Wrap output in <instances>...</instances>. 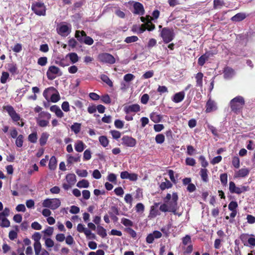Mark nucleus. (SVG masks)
<instances>
[{"label": "nucleus", "mask_w": 255, "mask_h": 255, "mask_svg": "<svg viewBox=\"0 0 255 255\" xmlns=\"http://www.w3.org/2000/svg\"><path fill=\"white\" fill-rule=\"evenodd\" d=\"M89 186V182L88 180L85 179H83L81 181H79L77 184V186L79 188H88Z\"/></svg>", "instance_id": "obj_35"}, {"label": "nucleus", "mask_w": 255, "mask_h": 255, "mask_svg": "<svg viewBox=\"0 0 255 255\" xmlns=\"http://www.w3.org/2000/svg\"><path fill=\"white\" fill-rule=\"evenodd\" d=\"M36 123L38 126L40 127H46L49 125V120L46 119H40V118H36Z\"/></svg>", "instance_id": "obj_27"}, {"label": "nucleus", "mask_w": 255, "mask_h": 255, "mask_svg": "<svg viewBox=\"0 0 255 255\" xmlns=\"http://www.w3.org/2000/svg\"><path fill=\"white\" fill-rule=\"evenodd\" d=\"M68 56L72 63H76L79 60L78 55L76 53H69Z\"/></svg>", "instance_id": "obj_41"}, {"label": "nucleus", "mask_w": 255, "mask_h": 255, "mask_svg": "<svg viewBox=\"0 0 255 255\" xmlns=\"http://www.w3.org/2000/svg\"><path fill=\"white\" fill-rule=\"evenodd\" d=\"M61 205V201L59 199H46L42 203L44 207L49 208L52 210L57 209Z\"/></svg>", "instance_id": "obj_5"}, {"label": "nucleus", "mask_w": 255, "mask_h": 255, "mask_svg": "<svg viewBox=\"0 0 255 255\" xmlns=\"http://www.w3.org/2000/svg\"><path fill=\"white\" fill-rule=\"evenodd\" d=\"M60 99V97L58 92L57 94H53L50 97V100L53 103L57 102Z\"/></svg>", "instance_id": "obj_61"}, {"label": "nucleus", "mask_w": 255, "mask_h": 255, "mask_svg": "<svg viewBox=\"0 0 255 255\" xmlns=\"http://www.w3.org/2000/svg\"><path fill=\"white\" fill-rule=\"evenodd\" d=\"M99 140L101 144L104 147H106L109 144V140L106 136H100L99 138Z\"/></svg>", "instance_id": "obj_37"}, {"label": "nucleus", "mask_w": 255, "mask_h": 255, "mask_svg": "<svg viewBox=\"0 0 255 255\" xmlns=\"http://www.w3.org/2000/svg\"><path fill=\"white\" fill-rule=\"evenodd\" d=\"M98 58L100 62L103 63L113 64L116 62L115 58L112 55L108 53L99 54Z\"/></svg>", "instance_id": "obj_8"}, {"label": "nucleus", "mask_w": 255, "mask_h": 255, "mask_svg": "<svg viewBox=\"0 0 255 255\" xmlns=\"http://www.w3.org/2000/svg\"><path fill=\"white\" fill-rule=\"evenodd\" d=\"M160 36L165 43H168L174 39V33L172 29L164 27L161 31Z\"/></svg>", "instance_id": "obj_4"}, {"label": "nucleus", "mask_w": 255, "mask_h": 255, "mask_svg": "<svg viewBox=\"0 0 255 255\" xmlns=\"http://www.w3.org/2000/svg\"><path fill=\"white\" fill-rule=\"evenodd\" d=\"M37 63L38 65L44 66L47 63V58L46 57H41L38 59Z\"/></svg>", "instance_id": "obj_48"}, {"label": "nucleus", "mask_w": 255, "mask_h": 255, "mask_svg": "<svg viewBox=\"0 0 255 255\" xmlns=\"http://www.w3.org/2000/svg\"><path fill=\"white\" fill-rule=\"evenodd\" d=\"M196 150L194 147L191 145H189L187 146V154L189 155H193V154L196 153Z\"/></svg>", "instance_id": "obj_49"}, {"label": "nucleus", "mask_w": 255, "mask_h": 255, "mask_svg": "<svg viewBox=\"0 0 255 255\" xmlns=\"http://www.w3.org/2000/svg\"><path fill=\"white\" fill-rule=\"evenodd\" d=\"M199 160L201 162V166L205 168L208 165V162L204 156L201 155L199 157Z\"/></svg>", "instance_id": "obj_62"}, {"label": "nucleus", "mask_w": 255, "mask_h": 255, "mask_svg": "<svg viewBox=\"0 0 255 255\" xmlns=\"http://www.w3.org/2000/svg\"><path fill=\"white\" fill-rule=\"evenodd\" d=\"M229 191L231 193L237 194H241L242 193L249 191L250 188L249 186H241V187H237L235 183L233 181L229 182Z\"/></svg>", "instance_id": "obj_6"}, {"label": "nucleus", "mask_w": 255, "mask_h": 255, "mask_svg": "<svg viewBox=\"0 0 255 255\" xmlns=\"http://www.w3.org/2000/svg\"><path fill=\"white\" fill-rule=\"evenodd\" d=\"M203 76L204 75L202 72H198L195 76L196 86L199 87L201 88L203 87Z\"/></svg>", "instance_id": "obj_20"}, {"label": "nucleus", "mask_w": 255, "mask_h": 255, "mask_svg": "<svg viewBox=\"0 0 255 255\" xmlns=\"http://www.w3.org/2000/svg\"><path fill=\"white\" fill-rule=\"evenodd\" d=\"M67 182L71 185H74L76 182V176L74 174H68L66 176Z\"/></svg>", "instance_id": "obj_28"}, {"label": "nucleus", "mask_w": 255, "mask_h": 255, "mask_svg": "<svg viewBox=\"0 0 255 255\" xmlns=\"http://www.w3.org/2000/svg\"><path fill=\"white\" fill-rule=\"evenodd\" d=\"M31 9L38 16H45L46 14V5L41 1L32 2Z\"/></svg>", "instance_id": "obj_2"}, {"label": "nucleus", "mask_w": 255, "mask_h": 255, "mask_svg": "<svg viewBox=\"0 0 255 255\" xmlns=\"http://www.w3.org/2000/svg\"><path fill=\"white\" fill-rule=\"evenodd\" d=\"M91 158V150L89 149L85 150L83 153V160H88L90 159Z\"/></svg>", "instance_id": "obj_51"}, {"label": "nucleus", "mask_w": 255, "mask_h": 255, "mask_svg": "<svg viewBox=\"0 0 255 255\" xmlns=\"http://www.w3.org/2000/svg\"><path fill=\"white\" fill-rule=\"evenodd\" d=\"M76 173L79 176L85 177L88 175V172L86 170H79L76 171Z\"/></svg>", "instance_id": "obj_64"}, {"label": "nucleus", "mask_w": 255, "mask_h": 255, "mask_svg": "<svg viewBox=\"0 0 255 255\" xmlns=\"http://www.w3.org/2000/svg\"><path fill=\"white\" fill-rule=\"evenodd\" d=\"M80 161V156H78L77 157L73 156L71 155H68L67 156V163L68 164H72L73 162H79Z\"/></svg>", "instance_id": "obj_31"}, {"label": "nucleus", "mask_w": 255, "mask_h": 255, "mask_svg": "<svg viewBox=\"0 0 255 255\" xmlns=\"http://www.w3.org/2000/svg\"><path fill=\"white\" fill-rule=\"evenodd\" d=\"M0 223V226L2 228H7L10 226V222L7 218H3L1 220Z\"/></svg>", "instance_id": "obj_53"}, {"label": "nucleus", "mask_w": 255, "mask_h": 255, "mask_svg": "<svg viewBox=\"0 0 255 255\" xmlns=\"http://www.w3.org/2000/svg\"><path fill=\"white\" fill-rule=\"evenodd\" d=\"M217 106L215 102L209 99L206 103L205 112L207 113H211L217 110Z\"/></svg>", "instance_id": "obj_14"}, {"label": "nucleus", "mask_w": 255, "mask_h": 255, "mask_svg": "<svg viewBox=\"0 0 255 255\" xmlns=\"http://www.w3.org/2000/svg\"><path fill=\"white\" fill-rule=\"evenodd\" d=\"M246 17V14L244 13H238L235 14L231 18V20L233 21L239 22L241 21Z\"/></svg>", "instance_id": "obj_23"}, {"label": "nucleus", "mask_w": 255, "mask_h": 255, "mask_svg": "<svg viewBox=\"0 0 255 255\" xmlns=\"http://www.w3.org/2000/svg\"><path fill=\"white\" fill-rule=\"evenodd\" d=\"M122 144L128 147H134L136 144V140L135 138L128 135H124L122 138Z\"/></svg>", "instance_id": "obj_12"}, {"label": "nucleus", "mask_w": 255, "mask_h": 255, "mask_svg": "<svg viewBox=\"0 0 255 255\" xmlns=\"http://www.w3.org/2000/svg\"><path fill=\"white\" fill-rule=\"evenodd\" d=\"M3 110H5L14 122H17L20 120V116L16 113L12 106L10 105L4 106Z\"/></svg>", "instance_id": "obj_9"}, {"label": "nucleus", "mask_w": 255, "mask_h": 255, "mask_svg": "<svg viewBox=\"0 0 255 255\" xmlns=\"http://www.w3.org/2000/svg\"><path fill=\"white\" fill-rule=\"evenodd\" d=\"M7 69L12 75H16L18 73L17 65L13 62L7 64Z\"/></svg>", "instance_id": "obj_17"}, {"label": "nucleus", "mask_w": 255, "mask_h": 255, "mask_svg": "<svg viewBox=\"0 0 255 255\" xmlns=\"http://www.w3.org/2000/svg\"><path fill=\"white\" fill-rule=\"evenodd\" d=\"M232 165L236 168H238L240 165V160L238 156H234L232 159Z\"/></svg>", "instance_id": "obj_47"}, {"label": "nucleus", "mask_w": 255, "mask_h": 255, "mask_svg": "<svg viewBox=\"0 0 255 255\" xmlns=\"http://www.w3.org/2000/svg\"><path fill=\"white\" fill-rule=\"evenodd\" d=\"M85 147V144L82 140H78L75 144V149L77 152H81L83 151Z\"/></svg>", "instance_id": "obj_22"}, {"label": "nucleus", "mask_w": 255, "mask_h": 255, "mask_svg": "<svg viewBox=\"0 0 255 255\" xmlns=\"http://www.w3.org/2000/svg\"><path fill=\"white\" fill-rule=\"evenodd\" d=\"M224 5V2L223 0H214V8L216 9Z\"/></svg>", "instance_id": "obj_56"}, {"label": "nucleus", "mask_w": 255, "mask_h": 255, "mask_svg": "<svg viewBox=\"0 0 255 255\" xmlns=\"http://www.w3.org/2000/svg\"><path fill=\"white\" fill-rule=\"evenodd\" d=\"M250 170L247 168H243L236 172L234 175L235 178L245 177L249 175Z\"/></svg>", "instance_id": "obj_15"}, {"label": "nucleus", "mask_w": 255, "mask_h": 255, "mask_svg": "<svg viewBox=\"0 0 255 255\" xmlns=\"http://www.w3.org/2000/svg\"><path fill=\"white\" fill-rule=\"evenodd\" d=\"M158 204L159 203H155L153 206H151L149 215L150 218H155L158 214V211L157 209Z\"/></svg>", "instance_id": "obj_19"}, {"label": "nucleus", "mask_w": 255, "mask_h": 255, "mask_svg": "<svg viewBox=\"0 0 255 255\" xmlns=\"http://www.w3.org/2000/svg\"><path fill=\"white\" fill-rule=\"evenodd\" d=\"M172 186V183L167 179L165 182H162L160 185V188L161 190H164L165 189L170 188Z\"/></svg>", "instance_id": "obj_29"}, {"label": "nucleus", "mask_w": 255, "mask_h": 255, "mask_svg": "<svg viewBox=\"0 0 255 255\" xmlns=\"http://www.w3.org/2000/svg\"><path fill=\"white\" fill-rule=\"evenodd\" d=\"M49 136V134L47 132H44L42 133L39 140V144L41 146H43L46 144Z\"/></svg>", "instance_id": "obj_21"}, {"label": "nucleus", "mask_w": 255, "mask_h": 255, "mask_svg": "<svg viewBox=\"0 0 255 255\" xmlns=\"http://www.w3.org/2000/svg\"><path fill=\"white\" fill-rule=\"evenodd\" d=\"M75 36L81 43H84L88 45H91L94 43L93 39L91 37L87 36L86 32L83 30H76Z\"/></svg>", "instance_id": "obj_3"}, {"label": "nucleus", "mask_w": 255, "mask_h": 255, "mask_svg": "<svg viewBox=\"0 0 255 255\" xmlns=\"http://www.w3.org/2000/svg\"><path fill=\"white\" fill-rule=\"evenodd\" d=\"M231 110L236 114L242 113L245 105V98L242 96H238L232 99L229 103Z\"/></svg>", "instance_id": "obj_1"}, {"label": "nucleus", "mask_w": 255, "mask_h": 255, "mask_svg": "<svg viewBox=\"0 0 255 255\" xmlns=\"http://www.w3.org/2000/svg\"><path fill=\"white\" fill-rule=\"evenodd\" d=\"M186 164L189 166H193L196 164L195 160L191 157H187L185 160Z\"/></svg>", "instance_id": "obj_57"}, {"label": "nucleus", "mask_w": 255, "mask_h": 255, "mask_svg": "<svg viewBox=\"0 0 255 255\" xmlns=\"http://www.w3.org/2000/svg\"><path fill=\"white\" fill-rule=\"evenodd\" d=\"M60 72V69L55 66H50L46 72L47 78L49 80H53L56 78V75Z\"/></svg>", "instance_id": "obj_11"}, {"label": "nucleus", "mask_w": 255, "mask_h": 255, "mask_svg": "<svg viewBox=\"0 0 255 255\" xmlns=\"http://www.w3.org/2000/svg\"><path fill=\"white\" fill-rule=\"evenodd\" d=\"M121 223L126 227H131L133 226V222L127 218H123L122 219Z\"/></svg>", "instance_id": "obj_46"}, {"label": "nucleus", "mask_w": 255, "mask_h": 255, "mask_svg": "<svg viewBox=\"0 0 255 255\" xmlns=\"http://www.w3.org/2000/svg\"><path fill=\"white\" fill-rule=\"evenodd\" d=\"M138 40V38L136 36H128L125 39V42L127 43H130L136 42Z\"/></svg>", "instance_id": "obj_45"}, {"label": "nucleus", "mask_w": 255, "mask_h": 255, "mask_svg": "<svg viewBox=\"0 0 255 255\" xmlns=\"http://www.w3.org/2000/svg\"><path fill=\"white\" fill-rule=\"evenodd\" d=\"M37 133L36 131L30 133L28 136V141L32 143H36L37 142Z\"/></svg>", "instance_id": "obj_30"}, {"label": "nucleus", "mask_w": 255, "mask_h": 255, "mask_svg": "<svg viewBox=\"0 0 255 255\" xmlns=\"http://www.w3.org/2000/svg\"><path fill=\"white\" fill-rule=\"evenodd\" d=\"M140 110V107L137 104L126 105L124 107V111L127 115L130 114L132 113H137L139 112Z\"/></svg>", "instance_id": "obj_10"}, {"label": "nucleus", "mask_w": 255, "mask_h": 255, "mask_svg": "<svg viewBox=\"0 0 255 255\" xmlns=\"http://www.w3.org/2000/svg\"><path fill=\"white\" fill-rule=\"evenodd\" d=\"M9 74L7 72H2L1 73V76L0 77V82L2 84H5L8 78H9Z\"/></svg>", "instance_id": "obj_42"}, {"label": "nucleus", "mask_w": 255, "mask_h": 255, "mask_svg": "<svg viewBox=\"0 0 255 255\" xmlns=\"http://www.w3.org/2000/svg\"><path fill=\"white\" fill-rule=\"evenodd\" d=\"M81 125L80 123H75L71 127V130L74 132L75 133H78L81 130Z\"/></svg>", "instance_id": "obj_32"}, {"label": "nucleus", "mask_w": 255, "mask_h": 255, "mask_svg": "<svg viewBox=\"0 0 255 255\" xmlns=\"http://www.w3.org/2000/svg\"><path fill=\"white\" fill-rule=\"evenodd\" d=\"M223 73L224 77L225 79H230L234 75V70L231 67H226L224 68Z\"/></svg>", "instance_id": "obj_18"}, {"label": "nucleus", "mask_w": 255, "mask_h": 255, "mask_svg": "<svg viewBox=\"0 0 255 255\" xmlns=\"http://www.w3.org/2000/svg\"><path fill=\"white\" fill-rule=\"evenodd\" d=\"M110 133H111L113 138L114 139H118L121 137V133L118 130H112L110 131Z\"/></svg>", "instance_id": "obj_54"}, {"label": "nucleus", "mask_w": 255, "mask_h": 255, "mask_svg": "<svg viewBox=\"0 0 255 255\" xmlns=\"http://www.w3.org/2000/svg\"><path fill=\"white\" fill-rule=\"evenodd\" d=\"M55 63L59 66L64 67L65 66H67L69 65V63L67 59L64 58H62L59 59V60H56Z\"/></svg>", "instance_id": "obj_38"}, {"label": "nucleus", "mask_w": 255, "mask_h": 255, "mask_svg": "<svg viewBox=\"0 0 255 255\" xmlns=\"http://www.w3.org/2000/svg\"><path fill=\"white\" fill-rule=\"evenodd\" d=\"M134 10L133 13L135 14L142 15L144 13V9L142 3L139 2H134L133 5Z\"/></svg>", "instance_id": "obj_13"}, {"label": "nucleus", "mask_w": 255, "mask_h": 255, "mask_svg": "<svg viewBox=\"0 0 255 255\" xmlns=\"http://www.w3.org/2000/svg\"><path fill=\"white\" fill-rule=\"evenodd\" d=\"M97 234L103 238H105L107 235L106 229L102 226H98Z\"/></svg>", "instance_id": "obj_33"}, {"label": "nucleus", "mask_w": 255, "mask_h": 255, "mask_svg": "<svg viewBox=\"0 0 255 255\" xmlns=\"http://www.w3.org/2000/svg\"><path fill=\"white\" fill-rule=\"evenodd\" d=\"M207 172L208 170L206 168H201L200 171L201 179L204 182H207L209 181Z\"/></svg>", "instance_id": "obj_25"}, {"label": "nucleus", "mask_w": 255, "mask_h": 255, "mask_svg": "<svg viewBox=\"0 0 255 255\" xmlns=\"http://www.w3.org/2000/svg\"><path fill=\"white\" fill-rule=\"evenodd\" d=\"M220 179L222 184L223 186H226L228 182V175L227 173L221 174L220 176Z\"/></svg>", "instance_id": "obj_39"}, {"label": "nucleus", "mask_w": 255, "mask_h": 255, "mask_svg": "<svg viewBox=\"0 0 255 255\" xmlns=\"http://www.w3.org/2000/svg\"><path fill=\"white\" fill-rule=\"evenodd\" d=\"M51 117V114L47 112H41L39 115L38 117L37 118H40V119H45L48 120H49Z\"/></svg>", "instance_id": "obj_36"}, {"label": "nucleus", "mask_w": 255, "mask_h": 255, "mask_svg": "<svg viewBox=\"0 0 255 255\" xmlns=\"http://www.w3.org/2000/svg\"><path fill=\"white\" fill-rule=\"evenodd\" d=\"M238 203L236 201H231L229 205L228 209L229 210H236L237 208L238 207Z\"/></svg>", "instance_id": "obj_59"}, {"label": "nucleus", "mask_w": 255, "mask_h": 255, "mask_svg": "<svg viewBox=\"0 0 255 255\" xmlns=\"http://www.w3.org/2000/svg\"><path fill=\"white\" fill-rule=\"evenodd\" d=\"M34 249L35 255H39L41 249V246L40 243H34Z\"/></svg>", "instance_id": "obj_50"}, {"label": "nucleus", "mask_w": 255, "mask_h": 255, "mask_svg": "<svg viewBox=\"0 0 255 255\" xmlns=\"http://www.w3.org/2000/svg\"><path fill=\"white\" fill-rule=\"evenodd\" d=\"M101 79L103 82L106 83L108 86H109L111 87H113V82L110 79V78H109V77L107 75H105V74L102 75L101 77Z\"/></svg>", "instance_id": "obj_34"}, {"label": "nucleus", "mask_w": 255, "mask_h": 255, "mask_svg": "<svg viewBox=\"0 0 255 255\" xmlns=\"http://www.w3.org/2000/svg\"><path fill=\"white\" fill-rule=\"evenodd\" d=\"M144 206L141 203H137L135 206V209L137 213H143L144 211Z\"/></svg>", "instance_id": "obj_44"}, {"label": "nucleus", "mask_w": 255, "mask_h": 255, "mask_svg": "<svg viewBox=\"0 0 255 255\" xmlns=\"http://www.w3.org/2000/svg\"><path fill=\"white\" fill-rule=\"evenodd\" d=\"M57 159L55 156H52L48 164L49 168L51 170H55L57 167Z\"/></svg>", "instance_id": "obj_24"}, {"label": "nucleus", "mask_w": 255, "mask_h": 255, "mask_svg": "<svg viewBox=\"0 0 255 255\" xmlns=\"http://www.w3.org/2000/svg\"><path fill=\"white\" fill-rule=\"evenodd\" d=\"M144 24L145 25V26L147 27L146 29L148 31H152L155 28V25L151 22L150 19H148L147 21Z\"/></svg>", "instance_id": "obj_55"}, {"label": "nucleus", "mask_w": 255, "mask_h": 255, "mask_svg": "<svg viewBox=\"0 0 255 255\" xmlns=\"http://www.w3.org/2000/svg\"><path fill=\"white\" fill-rule=\"evenodd\" d=\"M41 237V234L38 232H35L32 236V239L34 241V243H40Z\"/></svg>", "instance_id": "obj_60"}, {"label": "nucleus", "mask_w": 255, "mask_h": 255, "mask_svg": "<svg viewBox=\"0 0 255 255\" xmlns=\"http://www.w3.org/2000/svg\"><path fill=\"white\" fill-rule=\"evenodd\" d=\"M23 136L22 134H19L16 138L15 140V144L18 147H21L23 145Z\"/></svg>", "instance_id": "obj_40"}, {"label": "nucleus", "mask_w": 255, "mask_h": 255, "mask_svg": "<svg viewBox=\"0 0 255 255\" xmlns=\"http://www.w3.org/2000/svg\"><path fill=\"white\" fill-rule=\"evenodd\" d=\"M178 197L176 193H173L172 195L171 200L166 202L169 212L173 213L174 215H177L176 211L178 209L177 200Z\"/></svg>", "instance_id": "obj_7"}, {"label": "nucleus", "mask_w": 255, "mask_h": 255, "mask_svg": "<svg viewBox=\"0 0 255 255\" xmlns=\"http://www.w3.org/2000/svg\"><path fill=\"white\" fill-rule=\"evenodd\" d=\"M135 78V76L130 73L126 74L124 77V80L127 82H129L133 80Z\"/></svg>", "instance_id": "obj_58"}, {"label": "nucleus", "mask_w": 255, "mask_h": 255, "mask_svg": "<svg viewBox=\"0 0 255 255\" xmlns=\"http://www.w3.org/2000/svg\"><path fill=\"white\" fill-rule=\"evenodd\" d=\"M114 124H115V126L117 128H120V129L122 128L124 126V122L120 120H115Z\"/></svg>", "instance_id": "obj_63"}, {"label": "nucleus", "mask_w": 255, "mask_h": 255, "mask_svg": "<svg viewBox=\"0 0 255 255\" xmlns=\"http://www.w3.org/2000/svg\"><path fill=\"white\" fill-rule=\"evenodd\" d=\"M155 141L157 143L161 144L165 140V136L163 134H158L155 136Z\"/></svg>", "instance_id": "obj_43"}, {"label": "nucleus", "mask_w": 255, "mask_h": 255, "mask_svg": "<svg viewBox=\"0 0 255 255\" xmlns=\"http://www.w3.org/2000/svg\"><path fill=\"white\" fill-rule=\"evenodd\" d=\"M101 100L102 102L106 104H109L111 103V98L108 94L102 96L101 97Z\"/></svg>", "instance_id": "obj_52"}, {"label": "nucleus", "mask_w": 255, "mask_h": 255, "mask_svg": "<svg viewBox=\"0 0 255 255\" xmlns=\"http://www.w3.org/2000/svg\"><path fill=\"white\" fill-rule=\"evenodd\" d=\"M58 34L63 35L66 32L69 33V28L66 25H62L58 28L57 29Z\"/></svg>", "instance_id": "obj_26"}, {"label": "nucleus", "mask_w": 255, "mask_h": 255, "mask_svg": "<svg viewBox=\"0 0 255 255\" xmlns=\"http://www.w3.org/2000/svg\"><path fill=\"white\" fill-rule=\"evenodd\" d=\"M185 97V93L184 91H181L175 94L172 98V100L175 103H178L182 102Z\"/></svg>", "instance_id": "obj_16"}]
</instances>
